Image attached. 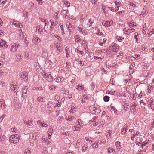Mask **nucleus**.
Wrapping results in <instances>:
<instances>
[{
  "instance_id": "nucleus-58",
  "label": "nucleus",
  "mask_w": 154,
  "mask_h": 154,
  "mask_svg": "<svg viewBox=\"0 0 154 154\" xmlns=\"http://www.w3.org/2000/svg\"><path fill=\"white\" fill-rule=\"evenodd\" d=\"M11 88L12 91H14L16 90V87L14 86H12L11 87Z\"/></svg>"
},
{
  "instance_id": "nucleus-42",
  "label": "nucleus",
  "mask_w": 154,
  "mask_h": 154,
  "mask_svg": "<svg viewBox=\"0 0 154 154\" xmlns=\"http://www.w3.org/2000/svg\"><path fill=\"white\" fill-rule=\"evenodd\" d=\"M110 83L113 85H115V83H116V82L114 81L113 78H112L110 79Z\"/></svg>"
},
{
  "instance_id": "nucleus-35",
  "label": "nucleus",
  "mask_w": 154,
  "mask_h": 154,
  "mask_svg": "<svg viewBox=\"0 0 154 154\" xmlns=\"http://www.w3.org/2000/svg\"><path fill=\"white\" fill-rule=\"evenodd\" d=\"M149 105H150V106L154 105V100L152 98L150 99Z\"/></svg>"
},
{
  "instance_id": "nucleus-25",
  "label": "nucleus",
  "mask_w": 154,
  "mask_h": 154,
  "mask_svg": "<svg viewBox=\"0 0 154 154\" xmlns=\"http://www.w3.org/2000/svg\"><path fill=\"white\" fill-rule=\"evenodd\" d=\"M37 123H38L39 125H40L42 127H46L47 126V125L46 124H44L42 122H41L39 120L37 121Z\"/></svg>"
},
{
  "instance_id": "nucleus-41",
  "label": "nucleus",
  "mask_w": 154,
  "mask_h": 154,
  "mask_svg": "<svg viewBox=\"0 0 154 154\" xmlns=\"http://www.w3.org/2000/svg\"><path fill=\"white\" fill-rule=\"evenodd\" d=\"M117 39L119 42H122V40L124 39V38L122 37L119 36L117 37Z\"/></svg>"
},
{
  "instance_id": "nucleus-54",
  "label": "nucleus",
  "mask_w": 154,
  "mask_h": 154,
  "mask_svg": "<svg viewBox=\"0 0 154 154\" xmlns=\"http://www.w3.org/2000/svg\"><path fill=\"white\" fill-rule=\"evenodd\" d=\"M32 120L28 121V125L29 126H32V125L33 124H32Z\"/></svg>"
},
{
  "instance_id": "nucleus-22",
  "label": "nucleus",
  "mask_w": 154,
  "mask_h": 154,
  "mask_svg": "<svg viewBox=\"0 0 154 154\" xmlns=\"http://www.w3.org/2000/svg\"><path fill=\"white\" fill-rule=\"evenodd\" d=\"M77 122L78 123V125L80 126H82L84 125V124L83 122L81 119H78L77 120Z\"/></svg>"
},
{
  "instance_id": "nucleus-29",
  "label": "nucleus",
  "mask_w": 154,
  "mask_h": 154,
  "mask_svg": "<svg viewBox=\"0 0 154 154\" xmlns=\"http://www.w3.org/2000/svg\"><path fill=\"white\" fill-rule=\"evenodd\" d=\"M88 23H87V25L89 26V27L91 26L90 25L92 24L94 22V20L91 18L89 19L88 20Z\"/></svg>"
},
{
  "instance_id": "nucleus-64",
  "label": "nucleus",
  "mask_w": 154,
  "mask_h": 154,
  "mask_svg": "<svg viewBox=\"0 0 154 154\" xmlns=\"http://www.w3.org/2000/svg\"><path fill=\"white\" fill-rule=\"evenodd\" d=\"M108 8L111 11H112V12L114 11V9L113 7H108Z\"/></svg>"
},
{
  "instance_id": "nucleus-56",
  "label": "nucleus",
  "mask_w": 154,
  "mask_h": 154,
  "mask_svg": "<svg viewBox=\"0 0 154 154\" xmlns=\"http://www.w3.org/2000/svg\"><path fill=\"white\" fill-rule=\"evenodd\" d=\"M146 9H145L143 10V11L142 12V14L141 13V15H142L143 16L144 15H146Z\"/></svg>"
},
{
  "instance_id": "nucleus-32",
  "label": "nucleus",
  "mask_w": 154,
  "mask_h": 154,
  "mask_svg": "<svg viewBox=\"0 0 154 154\" xmlns=\"http://www.w3.org/2000/svg\"><path fill=\"white\" fill-rule=\"evenodd\" d=\"M104 101L105 102H108L109 100V97L107 96H105L103 97Z\"/></svg>"
},
{
  "instance_id": "nucleus-38",
  "label": "nucleus",
  "mask_w": 154,
  "mask_h": 154,
  "mask_svg": "<svg viewBox=\"0 0 154 154\" xmlns=\"http://www.w3.org/2000/svg\"><path fill=\"white\" fill-rule=\"evenodd\" d=\"M92 146L93 148H97L98 147V142L94 143L92 144Z\"/></svg>"
},
{
  "instance_id": "nucleus-30",
  "label": "nucleus",
  "mask_w": 154,
  "mask_h": 154,
  "mask_svg": "<svg viewBox=\"0 0 154 154\" xmlns=\"http://www.w3.org/2000/svg\"><path fill=\"white\" fill-rule=\"evenodd\" d=\"M42 142H44L45 143H46L47 144H50L51 142L46 138L42 139Z\"/></svg>"
},
{
  "instance_id": "nucleus-43",
  "label": "nucleus",
  "mask_w": 154,
  "mask_h": 154,
  "mask_svg": "<svg viewBox=\"0 0 154 154\" xmlns=\"http://www.w3.org/2000/svg\"><path fill=\"white\" fill-rule=\"evenodd\" d=\"M36 31L38 33H41L42 32L43 29L39 28V29L37 28V29H36Z\"/></svg>"
},
{
  "instance_id": "nucleus-5",
  "label": "nucleus",
  "mask_w": 154,
  "mask_h": 154,
  "mask_svg": "<svg viewBox=\"0 0 154 154\" xmlns=\"http://www.w3.org/2000/svg\"><path fill=\"white\" fill-rule=\"evenodd\" d=\"M28 89V87L27 86H24L22 88V97L23 98H25L26 97V94Z\"/></svg>"
},
{
  "instance_id": "nucleus-45",
  "label": "nucleus",
  "mask_w": 154,
  "mask_h": 154,
  "mask_svg": "<svg viewBox=\"0 0 154 154\" xmlns=\"http://www.w3.org/2000/svg\"><path fill=\"white\" fill-rule=\"evenodd\" d=\"M49 89L51 91L53 90H55V87H54L53 85H51L49 86Z\"/></svg>"
},
{
  "instance_id": "nucleus-8",
  "label": "nucleus",
  "mask_w": 154,
  "mask_h": 154,
  "mask_svg": "<svg viewBox=\"0 0 154 154\" xmlns=\"http://www.w3.org/2000/svg\"><path fill=\"white\" fill-rule=\"evenodd\" d=\"M6 42L2 39L0 40V47L3 48H6L7 47V45L6 44Z\"/></svg>"
},
{
  "instance_id": "nucleus-62",
  "label": "nucleus",
  "mask_w": 154,
  "mask_h": 154,
  "mask_svg": "<svg viewBox=\"0 0 154 154\" xmlns=\"http://www.w3.org/2000/svg\"><path fill=\"white\" fill-rule=\"evenodd\" d=\"M60 105L61 104H60V103L59 102H58V103H57L55 107H59L60 106Z\"/></svg>"
},
{
  "instance_id": "nucleus-14",
  "label": "nucleus",
  "mask_w": 154,
  "mask_h": 154,
  "mask_svg": "<svg viewBox=\"0 0 154 154\" xmlns=\"http://www.w3.org/2000/svg\"><path fill=\"white\" fill-rule=\"evenodd\" d=\"M134 31V29L132 28L131 27V29H128L126 31V32H124V34L125 35L129 34L130 33L132 32H133Z\"/></svg>"
},
{
  "instance_id": "nucleus-51",
  "label": "nucleus",
  "mask_w": 154,
  "mask_h": 154,
  "mask_svg": "<svg viewBox=\"0 0 154 154\" xmlns=\"http://www.w3.org/2000/svg\"><path fill=\"white\" fill-rule=\"evenodd\" d=\"M5 116V115L4 114L0 118V120L1 122H2L3 118Z\"/></svg>"
},
{
  "instance_id": "nucleus-39",
  "label": "nucleus",
  "mask_w": 154,
  "mask_h": 154,
  "mask_svg": "<svg viewBox=\"0 0 154 154\" xmlns=\"http://www.w3.org/2000/svg\"><path fill=\"white\" fill-rule=\"evenodd\" d=\"M139 132L138 131H137L136 133H134L133 134V137H132L131 138V140H134V138L135 137V136L137 135H138V134L139 133Z\"/></svg>"
},
{
  "instance_id": "nucleus-7",
  "label": "nucleus",
  "mask_w": 154,
  "mask_h": 154,
  "mask_svg": "<svg viewBox=\"0 0 154 154\" xmlns=\"http://www.w3.org/2000/svg\"><path fill=\"white\" fill-rule=\"evenodd\" d=\"M34 39L32 40L33 43L35 45L38 44L41 41L40 39L35 35L34 36Z\"/></svg>"
},
{
  "instance_id": "nucleus-61",
  "label": "nucleus",
  "mask_w": 154,
  "mask_h": 154,
  "mask_svg": "<svg viewBox=\"0 0 154 154\" xmlns=\"http://www.w3.org/2000/svg\"><path fill=\"white\" fill-rule=\"evenodd\" d=\"M116 92V91H113V90H111L109 92V94H113L115 93V92Z\"/></svg>"
},
{
  "instance_id": "nucleus-21",
  "label": "nucleus",
  "mask_w": 154,
  "mask_h": 154,
  "mask_svg": "<svg viewBox=\"0 0 154 154\" xmlns=\"http://www.w3.org/2000/svg\"><path fill=\"white\" fill-rule=\"evenodd\" d=\"M18 22L17 21H16L10 22V24L11 25H14V26L16 27L18 26Z\"/></svg>"
},
{
  "instance_id": "nucleus-11",
  "label": "nucleus",
  "mask_w": 154,
  "mask_h": 154,
  "mask_svg": "<svg viewBox=\"0 0 154 154\" xmlns=\"http://www.w3.org/2000/svg\"><path fill=\"white\" fill-rule=\"evenodd\" d=\"M68 10H63L61 12L62 14L64 15L65 16V18H68L69 17V16L68 15Z\"/></svg>"
},
{
  "instance_id": "nucleus-12",
  "label": "nucleus",
  "mask_w": 154,
  "mask_h": 154,
  "mask_svg": "<svg viewBox=\"0 0 154 154\" xmlns=\"http://www.w3.org/2000/svg\"><path fill=\"white\" fill-rule=\"evenodd\" d=\"M137 105L136 103H133L130 108L131 112L132 113H134V109L136 107Z\"/></svg>"
},
{
  "instance_id": "nucleus-23",
  "label": "nucleus",
  "mask_w": 154,
  "mask_h": 154,
  "mask_svg": "<svg viewBox=\"0 0 154 154\" xmlns=\"http://www.w3.org/2000/svg\"><path fill=\"white\" fill-rule=\"evenodd\" d=\"M121 143L119 141L116 142L115 143V145L116 146V147L117 149H120L121 148Z\"/></svg>"
},
{
  "instance_id": "nucleus-26",
  "label": "nucleus",
  "mask_w": 154,
  "mask_h": 154,
  "mask_svg": "<svg viewBox=\"0 0 154 154\" xmlns=\"http://www.w3.org/2000/svg\"><path fill=\"white\" fill-rule=\"evenodd\" d=\"M76 89H79L80 91H81L84 89V88L82 85H79L76 87Z\"/></svg>"
},
{
  "instance_id": "nucleus-4",
  "label": "nucleus",
  "mask_w": 154,
  "mask_h": 154,
  "mask_svg": "<svg viewBox=\"0 0 154 154\" xmlns=\"http://www.w3.org/2000/svg\"><path fill=\"white\" fill-rule=\"evenodd\" d=\"M119 47L117 46V45L116 44H112L111 46L110 50L112 52H117L119 49Z\"/></svg>"
},
{
  "instance_id": "nucleus-34",
  "label": "nucleus",
  "mask_w": 154,
  "mask_h": 154,
  "mask_svg": "<svg viewBox=\"0 0 154 154\" xmlns=\"http://www.w3.org/2000/svg\"><path fill=\"white\" fill-rule=\"evenodd\" d=\"M75 51H76L77 53L79 55H82L84 53V52L83 51L79 50L78 48H76L75 50Z\"/></svg>"
},
{
  "instance_id": "nucleus-57",
  "label": "nucleus",
  "mask_w": 154,
  "mask_h": 154,
  "mask_svg": "<svg viewBox=\"0 0 154 154\" xmlns=\"http://www.w3.org/2000/svg\"><path fill=\"white\" fill-rule=\"evenodd\" d=\"M29 5H30V9H31L32 7H33L34 6V4L32 2H30L29 3Z\"/></svg>"
},
{
  "instance_id": "nucleus-47",
  "label": "nucleus",
  "mask_w": 154,
  "mask_h": 154,
  "mask_svg": "<svg viewBox=\"0 0 154 154\" xmlns=\"http://www.w3.org/2000/svg\"><path fill=\"white\" fill-rule=\"evenodd\" d=\"M42 76L44 78H46L48 77V76H47L48 74H46V73H45V72H43L42 73Z\"/></svg>"
},
{
  "instance_id": "nucleus-63",
  "label": "nucleus",
  "mask_w": 154,
  "mask_h": 154,
  "mask_svg": "<svg viewBox=\"0 0 154 154\" xmlns=\"http://www.w3.org/2000/svg\"><path fill=\"white\" fill-rule=\"evenodd\" d=\"M151 128H154V119H153V121L152 123Z\"/></svg>"
},
{
  "instance_id": "nucleus-33",
  "label": "nucleus",
  "mask_w": 154,
  "mask_h": 154,
  "mask_svg": "<svg viewBox=\"0 0 154 154\" xmlns=\"http://www.w3.org/2000/svg\"><path fill=\"white\" fill-rule=\"evenodd\" d=\"M108 152L109 153H110L111 152L114 153L115 152V150H114L111 148H109L108 149Z\"/></svg>"
},
{
  "instance_id": "nucleus-10",
  "label": "nucleus",
  "mask_w": 154,
  "mask_h": 154,
  "mask_svg": "<svg viewBox=\"0 0 154 154\" xmlns=\"http://www.w3.org/2000/svg\"><path fill=\"white\" fill-rule=\"evenodd\" d=\"M40 20L42 22L44 23H43L44 25V32H47L46 29V26L47 24V23H46V20H45L44 19H43L42 18H39Z\"/></svg>"
},
{
  "instance_id": "nucleus-16",
  "label": "nucleus",
  "mask_w": 154,
  "mask_h": 154,
  "mask_svg": "<svg viewBox=\"0 0 154 154\" xmlns=\"http://www.w3.org/2000/svg\"><path fill=\"white\" fill-rule=\"evenodd\" d=\"M65 50L66 51V57L67 58H68L70 57L69 54L70 53L69 49L68 47H66L65 48Z\"/></svg>"
},
{
  "instance_id": "nucleus-28",
  "label": "nucleus",
  "mask_w": 154,
  "mask_h": 154,
  "mask_svg": "<svg viewBox=\"0 0 154 154\" xmlns=\"http://www.w3.org/2000/svg\"><path fill=\"white\" fill-rule=\"evenodd\" d=\"M88 146L87 144H85L82 147V151L83 152H85V151L87 149Z\"/></svg>"
},
{
  "instance_id": "nucleus-2",
  "label": "nucleus",
  "mask_w": 154,
  "mask_h": 154,
  "mask_svg": "<svg viewBox=\"0 0 154 154\" xmlns=\"http://www.w3.org/2000/svg\"><path fill=\"white\" fill-rule=\"evenodd\" d=\"M20 76L22 79L25 81L27 80L28 79V73L25 72H23L21 74H20Z\"/></svg>"
},
{
  "instance_id": "nucleus-37",
  "label": "nucleus",
  "mask_w": 154,
  "mask_h": 154,
  "mask_svg": "<svg viewBox=\"0 0 154 154\" xmlns=\"http://www.w3.org/2000/svg\"><path fill=\"white\" fill-rule=\"evenodd\" d=\"M60 28L61 29V33L62 35H63L64 34V29H63V26L62 25V24H60Z\"/></svg>"
},
{
  "instance_id": "nucleus-44",
  "label": "nucleus",
  "mask_w": 154,
  "mask_h": 154,
  "mask_svg": "<svg viewBox=\"0 0 154 154\" xmlns=\"http://www.w3.org/2000/svg\"><path fill=\"white\" fill-rule=\"evenodd\" d=\"M30 150L27 149L25 150L24 154H30Z\"/></svg>"
},
{
  "instance_id": "nucleus-27",
  "label": "nucleus",
  "mask_w": 154,
  "mask_h": 154,
  "mask_svg": "<svg viewBox=\"0 0 154 154\" xmlns=\"http://www.w3.org/2000/svg\"><path fill=\"white\" fill-rule=\"evenodd\" d=\"M79 38V36L78 35H76L75 36V41L76 42H80L81 41V39Z\"/></svg>"
},
{
  "instance_id": "nucleus-59",
  "label": "nucleus",
  "mask_w": 154,
  "mask_h": 154,
  "mask_svg": "<svg viewBox=\"0 0 154 154\" xmlns=\"http://www.w3.org/2000/svg\"><path fill=\"white\" fill-rule=\"evenodd\" d=\"M23 16L25 17H27V14H28V12L26 11H24L23 12Z\"/></svg>"
},
{
  "instance_id": "nucleus-9",
  "label": "nucleus",
  "mask_w": 154,
  "mask_h": 154,
  "mask_svg": "<svg viewBox=\"0 0 154 154\" xmlns=\"http://www.w3.org/2000/svg\"><path fill=\"white\" fill-rule=\"evenodd\" d=\"M65 119L69 122H72L74 120H75V118L74 116H69L67 117H66L65 118Z\"/></svg>"
},
{
  "instance_id": "nucleus-17",
  "label": "nucleus",
  "mask_w": 154,
  "mask_h": 154,
  "mask_svg": "<svg viewBox=\"0 0 154 154\" xmlns=\"http://www.w3.org/2000/svg\"><path fill=\"white\" fill-rule=\"evenodd\" d=\"M54 80L56 82L59 83V82H60L61 80H63V77H58L55 78Z\"/></svg>"
},
{
  "instance_id": "nucleus-50",
  "label": "nucleus",
  "mask_w": 154,
  "mask_h": 154,
  "mask_svg": "<svg viewBox=\"0 0 154 154\" xmlns=\"http://www.w3.org/2000/svg\"><path fill=\"white\" fill-rule=\"evenodd\" d=\"M53 129L51 128H49L48 129V134H51V133L53 131Z\"/></svg>"
},
{
  "instance_id": "nucleus-60",
  "label": "nucleus",
  "mask_w": 154,
  "mask_h": 154,
  "mask_svg": "<svg viewBox=\"0 0 154 154\" xmlns=\"http://www.w3.org/2000/svg\"><path fill=\"white\" fill-rule=\"evenodd\" d=\"M49 75H50V78L48 79L49 82H51L53 80V77L51 76L50 74H49L48 78H49Z\"/></svg>"
},
{
  "instance_id": "nucleus-46",
  "label": "nucleus",
  "mask_w": 154,
  "mask_h": 154,
  "mask_svg": "<svg viewBox=\"0 0 154 154\" xmlns=\"http://www.w3.org/2000/svg\"><path fill=\"white\" fill-rule=\"evenodd\" d=\"M55 14L54 16V18L55 19H57L58 18V13L57 12H55Z\"/></svg>"
},
{
  "instance_id": "nucleus-40",
  "label": "nucleus",
  "mask_w": 154,
  "mask_h": 154,
  "mask_svg": "<svg viewBox=\"0 0 154 154\" xmlns=\"http://www.w3.org/2000/svg\"><path fill=\"white\" fill-rule=\"evenodd\" d=\"M52 103L51 102H48L47 103V106L48 108H50L52 105Z\"/></svg>"
},
{
  "instance_id": "nucleus-49",
  "label": "nucleus",
  "mask_w": 154,
  "mask_h": 154,
  "mask_svg": "<svg viewBox=\"0 0 154 154\" xmlns=\"http://www.w3.org/2000/svg\"><path fill=\"white\" fill-rule=\"evenodd\" d=\"M64 4H65V5H66V6H69L70 5V3L69 2H68V1H65L64 2Z\"/></svg>"
},
{
  "instance_id": "nucleus-20",
  "label": "nucleus",
  "mask_w": 154,
  "mask_h": 154,
  "mask_svg": "<svg viewBox=\"0 0 154 154\" xmlns=\"http://www.w3.org/2000/svg\"><path fill=\"white\" fill-rule=\"evenodd\" d=\"M5 139V135H0V143L4 142Z\"/></svg>"
},
{
  "instance_id": "nucleus-3",
  "label": "nucleus",
  "mask_w": 154,
  "mask_h": 154,
  "mask_svg": "<svg viewBox=\"0 0 154 154\" xmlns=\"http://www.w3.org/2000/svg\"><path fill=\"white\" fill-rule=\"evenodd\" d=\"M19 46V44L14 43L11 47L10 51L12 52H15L17 50V48Z\"/></svg>"
},
{
  "instance_id": "nucleus-52",
  "label": "nucleus",
  "mask_w": 154,
  "mask_h": 154,
  "mask_svg": "<svg viewBox=\"0 0 154 154\" xmlns=\"http://www.w3.org/2000/svg\"><path fill=\"white\" fill-rule=\"evenodd\" d=\"M78 30L79 31L81 32L82 33H83L84 32V30L83 29L80 27H78Z\"/></svg>"
},
{
  "instance_id": "nucleus-31",
  "label": "nucleus",
  "mask_w": 154,
  "mask_h": 154,
  "mask_svg": "<svg viewBox=\"0 0 154 154\" xmlns=\"http://www.w3.org/2000/svg\"><path fill=\"white\" fill-rule=\"evenodd\" d=\"M55 47L57 49V51H59L60 52L61 50V47L60 45H55Z\"/></svg>"
},
{
  "instance_id": "nucleus-48",
  "label": "nucleus",
  "mask_w": 154,
  "mask_h": 154,
  "mask_svg": "<svg viewBox=\"0 0 154 154\" xmlns=\"http://www.w3.org/2000/svg\"><path fill=\"white\" fill-rule=\"evenodd\" d=\"M153 33H154V29H150V32H149L150 35H152Z\"/></svg>"
},
{
  "instance_id": "nucleus-19",
  "label": "nucleus",
  "mask_w": 154,
  "mask_h": 154,
  "mask_svg": "<svg viewBox=\"0 0 154 154\" xmlns=\"http://www.w3.org/2000/svg\"><path fill=\"white\" fill-rule=\"evenodd\" d=\"M127 127V125H125L124 126L123 128L121 130V133L123 134H124L126 133L127 130L126 128Z\"/></svg>"
},
{
  "instance_id": "nucleus-24",
  "label": "nucleus",
  "mask_w": 154,
  "mask_h": 154,
  "mask_svg": "<svg viewBox=\"0 0 154 154\" xmlns=\"http://www.w3.org/2000/svg\"><path fill=\"white\" fill-rule=\"evenodd\" d=\"M89 109L91 111H94L95 112H96L95 110H97V108L93 106H90L89 107Z\"/></svg>"
},
{
  "instance_id": "nucleus-6",
  "label": "nucleus",
  "mask_w": 154,
  "mask_h": 154,
  "mask_svg": "<svg viewBox=\"0 0 154 154\" xmlns=\"http://www.w3.org/2000/svg\"><path fill=\"white\" fill-rule=\"evenodd\" d=\"M113 22L111 20L109 21H103L102 22V24L104 25L106 27H107L110 26L111 24H112Z\"/></svg>"
},
{
  "instance_id": "nucleus-15",
  "label": "nucleus",
  "mask_w": 154,
  "mask_h": 154,
  "mask_svg": "<svg viewBox=\"0 0 154 154\" xmlns=\"http://www.w3.org/2000/svg\"><path fill=\"white\" fill-rule=\"evenodd\" d=\"M66 26L68 29L70 30H72L74 29V26L73 25H72L71 23H69V24L66 25Z\"/></svg>"
},
{
  "instance_id": "nucleus-55",
  "label": "nucleus",
  "mask_w": 154,
  "mask_h": 154,
  "mask_svg": "<svg viewBox=\"0 0 154 154\" xmlns=\"http://www.w3.org/2000/svg\"><path fill=\"white\" fill-rule=\"evenodd\" d=\"M7 0H0V2L2 4H4L6 2Z\"/></svg>"
},
{
  "instance_id": "nucleus-1",
  "label": "nucleus",
  "mask_w": 154,
  "mask_h": 154,
  "mask_svg": "<svg viewBox=\"0 0 154 154\" xmlns=\"http://www.w3.org/2000/svg\"><path fill=\"white\" fill-rule=\"evenodd\" d=\"M19 138L18 134L12 135L9 138V141L11 143L15 144L19 141Z\"/></svg>"
},
{
  "instance_id": "nucleus-53",
  "label": "nucleus",
  "mask_w": 154,
  "mask_h": 154,
  "mask_svg": "<svg viewBox=\"0 0 154 154\" xmlns=\"http://www.w3.org/2000/svg\"><path fill=\"white\" fill-rule=\"evenodd\" d=\"M97 117L96 116H95L92 119L91 121L92 122H96V121Z\"/></svg>"
},
{
  "instance_id": "nucleus-18",
  "label": "nucleus",
  "mask_w": 154,
  "mask_h": 154,
  "mask_svg": "<svg viewBox=\"0 0 154 154\" xmlns=\"http://www.w3.org/2000/svg\"><path fill=\"white\" fill-rule=\"evenodd\" d=\"M37 100L38 102H44L45 98L43 97H39L37 98Z\"/></svg>"
},
{
  "instance_id": "nucleus-13",
  "label": "nucleus",
  "mask_w": 154,
  "mask_h": 154,
  "mask_svg": "<svg viewBox=\"0 0 154 154\" xmlns=\"http://www.w3.org/2000/svg\"><path fill=\"white\" fill-rule=\"evenodd\" d=\"M0 106L3 109H4L6 107L5 101L3 99H0Z\"/></svg>"
},
{
  "instance_id": "nucleus-36",
  "label": "nucleus",
  "mask_w": 154,
  "mask_h": 154,
  "mask_svg": "<svg viewBox=\"0 0 154 154\" xmlns=\"http://www.w3.org/2000/svg\"><path fill=\"white\" fill-rule=\"evenodd\" d=\"M35 66V69H36V71H37L38 70V69L39 68H40L39 64L38 62L36 63Z\"/></svg>"
}]
</instances>
